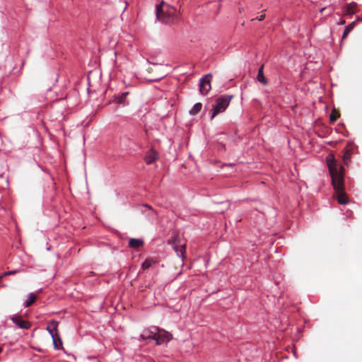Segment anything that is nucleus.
I'll use <instances>...</instances> for the list:
<instances>
[{
  "instance_id": "obj_8",
  "label": "nucleus",
  "mask_w": 362,
  "mask_h": 362,
  "mask_svg": "<svg viewBox=\"0 0 362 362\" xmlns=\"http://www.w3.org/2000/svg\"><path fill=\"white\" fill-rule=\"evenodd\" d=\"M158 158V154L156 150L151 148L145 155V162L146 164H152Z\"/></svg>"
},
{
  "instance_id": "obj_26",
  "label": "nucleus",
  "mask_w": 362,
  "mask_h": 362,
  "mask_svg": "<svg viewBox=\"0 0 362 362\" xmlns=\"http://www.w3.org/2000/svg\"><path fill=\"white\" fill-rule=\"evenodd\" d=\"M2 351V349L0 347V353Z\"/></svg>"
},
{
  "instance_id": "obj_13",
  "label": "nucleus",
  "mask_w": 362,
  "mask_h": 362,
  "mask_svg": "<svg viewBox=\"0 0 362 362\" xmlns=\"http://www.w3.org/2000/svg\"><path fill=\"white\" fill-rule=\"evenodd\" d=\"M156 262H157V260H156V259H155V258H153V257L147 258V259H146L143 262V264H141V268H142L144 270L148 269H149L151 266H153V264H155Z\"/></svg>"
},
{
  "instance_id": "obj_7",
  "label": "nucleus",
  "mask_w": 362,
  "mask_h": 362,
  "mask_svg": "<svg viewBox=\"0 0 362 362\" xmlns=\"http://www.w3.org/2000/svg\"><path fill=\"white\" fill-rule=\"evenodd\" d=\"M11 321L21 329H28L31 327L30 322L22 319L21 316L13 315L11 317Z\"/></svg>"
},
{
  "instance_id": "obj_9",
  "label": "nucleus",
  "mask_w": 362,
  "mask_h": 362,
  "mask_svg": "<svg viewBox=\"0 0 362 362\" xmlns=\"http://www.w3.org/2000/svg\"><path fill=\"white\" fill-rule=\"evenodd\" d=\"M143 214H145L149 218L153 219L157 216L156 211L148 204H143L141 209Z\"/></svg>"
},
{
  "instance_id": "obj_6",
  "label": "nucleus",
  "mask_w": 362,
  "mask_h": 362,
  "mask_svg": "<svg viewBox=\"0 0 362 362\" xmlns=\"http://www.w3.org/2000/svg\"><path fill=\"white\" fill-rule=\"evenodd\" d=\"M158 332L157 327H151L145 329L143 333L139 336V340L146 341L148 339H154L156 333Z\"/></svg>"
},
{
  "instance_id": "obj_11",
  "label": "nucleus",
  "mask_w": 362,
  "mask_h": 362,
  "mask_svg": "<svg viewBox=\"0 0 362 362\" xmlns=\"http://www.w3.org/2000/svg\"><path fill=\"white\" fill-rule=\"evenodd\" d=\"M128 94V92H124L121 95L117 96L115 99V103L122 105L123 106L128 105L129 103L126 100V97Z\"/></svg>"
},
{
  "instance_id": "obj_1",
  "label": "nucleus",
  "mask_w": 362,
  "mask_h": 362,
  "mask_svg": "<svg viewBox=\"0 0 362 362\" xmlns=\"http://www.w3.org/2000/svg\"><path fill=\"white\" fill-rule=\"evenodd\" d=\"M327 164L332 179V185L335 191L336 199L339 204L345 205L349 202L344 192V168L334 158L332 154L326 157Z\"/></svg>"
},
{
  "instance_id": "obj_22",
  "label": "nucleus",
  "mask_w": 362,
  "mask_h": 362,
  "mask_svg": "<svg viewBox=\"0 0 362 362\" xmlns=\"http://www.w3.org/2000/svg\"><path fill=\"white\" fill-rule=\"evenodd\" d=\"M349 158V154L347 153H346L344 156V162L346 161V159H348Z\"/></svg>"
},
{
  "instance_id": "obj_2",
  "label": "nucleus",
  "mask_w": 362,
  "mask_h": 362,
  "mask_svg": "<svg viewBox=\"0 0 362 362\" xmlns=\"http://www.w3.org/2000/svg\"><path fill=\"white\" fill-rule=\"evenodd\" d=\"M233 97V95H222L216 100V105L213 107V112L211 116V119L218 113L225 111Z\"/></svg>"
},
{
  "instance_id": "obj_12",
  "label": "nucleus",
  "mask_w": 362,
  "mask_h": 362,
  "mask_svg": "<svg viewBox=\"0 0 362 362\" xmlns=\"http://www.w3.org/2000/svg\"><path fill=\"white\" fill-rule=\"evenodd\" d=\"M144 245V241L141 239L132 238L129 240V246L132 248H139Z\"/></svg>"
},
{
  "instance_id": "obj_14",
  "label": "nucleus",
  "mask_w": 362,
  "mask_h": 362,
  "mask_svg": "<svg viewBox=\"0 0 362 362\" xmlns=\"http://www.w3.org/2000/svg\"><path fill=\"white\" fill-rule=\"evenodd\" d=\"M36 300V296L30 293L28 294V299L24 302L23 306L25 308L30 306Z\"/></svg>"
},
{
  "instance_id": "obj_10",
  "label": "nucleus",
  "mask_w": 362,
  "mask_h": 362,
  "mask_svg": "<svg viewBox=\"0 0 362 362\" xmlns=\"http://www.w3.org/2000/svg\"><path fill=\"white\" fill-rule=\"evenodd\" d=\"M173 247L176 252L177 255L182 259V260H184L185 258V245H182L181 246H178L175 244H173Z\"/></svg>"
},
{
  "instance_id": "obj_25",
  "label": "nucleus",
  "mask_w": 362,
  "mask_h": 362,
  "mask_svg": "<svg viewBox=\"0 0 362 362\" xmlns=\"http://www.w3.org/2000/svg\"><path fill=\"white\" fill-rule=\"evenodd\" d=\"M165 15L169 16V13H164V15H163V16H165Z\"/></svg>"
},
{
  "instance_id": "obj_17",
  "label": "nucleus",
  "mask_w": 362,
  "mask_h": 362,
  "mask_svg": "<svg viewBox=\"0 0 362 362\" xmlns=\"http://www.w3.org/2000/svg\"><path fill=\"white\" fill-rule=\"evenodd\" d=\"M202 107V104L201 103H195L192 109L189 111V115H195L199 112H200Z\"/></svg>"
},
{
  "instance_id": "obj_23",
  "label": "nucleus",
  "mask_w": 362,
  "mask_h": 362,
  "mask_svg": "<svg viewBox=\"0 0 362 362\" xmlns=\"http://www.w3.org/2000/svg\"><path fill=\"white\" fill-rule=\"evenodd\" d=\"M16 273V271H12V272H9L8 273H6L5 275H7V274H15Z\"/></svg>"
},
{
  "instance_id": "obj_16",
  "label": "nucleus",
  "mask_w": 362,
  "mask_h": 362,
  "mask_svg": "<svg viewBox=\"0 0 362 362\" xmlns=\"http://www.w3.org/2000/svg\"><path fill=\"white\" fill-rule=\"evenodd\" d=\"M263 66H262L259 70H258V73H257V80L262 83V84H267V79L265 78L264 76V73H263Z\"/></svg>"
},
{
  "instance_id": "obj_4",
  "label": "nucleus",
  "mask_w": 362,
  "mask_h": 362,
  "mask_svg": "<svg viewBox=\"0 0 362 362\" xmlns=\"http://www.w3.org/2000/svg\"><path fill=\"white\" fill-rule=\"evenodd\" d=\"M212 75L207 74L199 80V91L202 95H206L211 89V80Z\"/></svg>"
},
{
  "instance_id": "obj_18",
  "label": "nucleus",
  "mask_w": 362,
  "mask_h": 362,
  "mask_svg": "<svg viewBox=\"0 0 362 362\" xmlns=\"http://www.w3.org/2000/svg\"><path fill=\"white\" fill-rule=\"evenodd\" d=\"M355 24H356V22L353 21L352 23H351L349 25H348L345 28L344 33L342 35L343 38H345L346 37V35L349 34V33L351 32L354 29Z\"/></svg>"
},
{
  "instance_id": "obj_24",
  "label": "nucleus",
  "mask_w": 362,
  "mask_h": 362,
  "mask_svg": "<svg viewBox=\"0 0 362 362\" xmlns=\"http://www.w3.org/2000/svg\"><path fill=\"white\" fill-rule=\"evenodd\" d=\"M325 9V8H322L320 11L322 12Z\"/></svg>"
},
{
  "instance_id": "obj_21",
  "label": "nucleus",
  "mask_w": 362,
  "mask_h": 362,
  "mask_svg": "<svg viewBox=\"0 0 362 362\" xmlns=\"http://www.w3.org/2000/svg\"><path fill=\"white\" fill-rule=\"evenodd\" d=\"M264 17H265V15H264V14H262V15H261L260 16L257 17L256 18H253V19H252V21H254L255 19H257V20H258V21H262V20L264 18Z\"/></svg>"
},
{
  "instance_id": "obj_3",
  "label": "nucleus",
  "mask_w": 362,
  "mask_h": 362,
  "mask_svg": "<svg viewBox=\"0 0 362 362\" xmlns=\"http://www.w3.org/2000/svg\"><path fill=\"white\" fill-rule=\"evenodd\" d=\"M58 322L52 320L48 323L46 328L47 331L50 334L54 349H60V346L62 345V339L57 333Z\"/></svg>"
},
{
  "instance_id": "obj_15",
  "label": "nucleus",
  "mask_w": 362,
  "mask_h": 362,
  "mask_svg": "<svg viewBox=\"0 0 362 362\" xmlns=\"http://www.w3.org/2000/svg\"><path fill=\"white\" fill-rule=\"evenodd\" d=\"M162 4L163 2L160 4L156 6V16L158 20L165 23L166 21L163 18V15H164V13L162 8Z\"/></svg>"
},
{
  "instance_id": "obj_5",
  "label": "nucleus",
  "mask_w": 362,
  "mask_h": 362,
  "mask_svg": "<svg viewBox=\"0 0 362 362\" xmlns=\"http://www.w3.org/2000/svg\"><path fill=\"white\" fill-rule=\"evenodd\" d=\"M172 339V334L165 330H160L158 327V332L153 340L156 341L157 345H161L164 343L168 342Z\"/></svg>"
},
{
  "instance_id": "obj_20",
  "label": "nucleus",
  "mask_w": 362,
  "mask_h": 362,
  "mask_svg": "<svg viewBox=\"0 0 362 362\" xmlns=\"http://www.w3.org/2000/svg\"><path fill=\"white\" fill-rule=\"evenodd\" d=\"M337 117H338L337 113L332 111L329 115V119H330L331 122H335L337 119Z\"/></svg>"
},
{
  "instance_id": "obj_19",
  "label": "nucleus",
  "mask_w": 362,
  "mask_h": 362,
  "mask_svg": "<svg viewBox=\"0 0 362 362\" xmlns=\"http://www.w3.org/2000/svg\"><path fill=\"white\" fill-rule=\"evenodd\" d=\"M356 6L357 4L355 2H351V4H349L348 6L349 12L354 13V9L356 8Z\"/></svg>"
}]
</instances>
